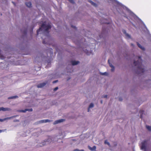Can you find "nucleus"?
<instances>
[{"instance_id":"obj_1","label":"nucleus","mask_w":151,"mask_h":151,"mask_svg":"<svg viewBox=\"0 0 151 151\" xmlns=\"http://www.w3.org/2000/svg\"><path fill=\"white\" fill-rule=\"evenodd\" d=\"M138 60L136 61H134V64L135 66H137L138 70H139V73H143L145 71V70L142 68V60L141 59V57L138 56Z\"/></svg>"},{"instance_id":"obj_2","label":"nucleus","mask_w":151,"mask_h":151,"mask_svg":"<svg viewBox=\"0 0 151 151\" xmlns=\"http://www.w3.org/2000/svg\"><path fill=\"white\" fill-rule=\"evenodd\" d=\"M51 27L50 25L49 24L47 25L46 24V22H44L41 25V27H40L39 29L37 30V35H38L39 32L42 30V28L44 29L45 31L48 33L49 32L48 31V29H50Z\"/></svg>"},{"instance_id":"obj_3","label":"nucleus","mask_w":151,"mask_h":151,"mask_svg":"<svg viewBox=\"0 0 151 151\" xmlns=\"http://www.w3.org/2000/svg\"><path fill=\"white\" fill-rule=\"evenodd\" d=\"M147 144V141H144L142 142V146H141V149H145L146 148V145Z\"/></svg>"},{"instance_id":"obj_4","label":"nucleus","mask_w":151,"mask_h":151,"mask_svg":"<svg viewBox=\"0 0 151 151\" xmlns=\"http://www.w3.org/2000/svg\"><path fill=\"white\" fill-rule=\"evenodd\" d=\"M27 111H32V108L29 109H24V110H18V111L20 112L24 113V112H26Z\"/></svg>"},{"instance_id":"obj_5","label":"nucleus","mask_w":151,"mask_h":151,"mask_svg":"<svg viewBox=\"0 0 151 151\" xmlns=\"http://www.w3.org/2000/svg\"><path fill=\"white\" fill-rule=\"evenodd\" d=\"M17 116L16 115V116H11V117H7V118H5L4 119H0V122H3L5 120H8V119H10L12 118H13L14 117H15L16 116Z\"/></svg>"},{"instance_id":"obj_6","label":"nucleus","mask_w":151,"mask_h":151,"mask_svg":"<svg viewBox=\"0 0 151 151\" xmlns=\"http://www.w3.org/2000/svg\"><path fill=\"white\" fill-rule=\"evenodd\" d=\"M47 83V82L46 83H40L37 85V86L38 88H42L44 86H45L46 85Z\"/></svg>"},{"instance_id":"obj_7","label":"nucleus","mask_w":151,"mask_h":151,"mask_svg":"<svg viewBox=\"0 0 151 151\" xmlns=\"http://www.w3.org/2000/svg\"><path fill=\"white\" fill-rule=\"evenodd\" d=\"M65 121V119H59V120H58L55 121L54 122V124H57L58 123L63 122Z\"/></svg>"},{"instance_id":"obj_8","label":"nucleus","mask_w":151,"mask_h":151,"mask_svg":"<svg viewBox=\"0 0 151 151\" xmlns=\"http://www.w3.org/2000/svg\"><path fill=\"white\" fill-rule=\"evenodd\" d=\"M11 110V109L10 108H4L3 107L0 108V111H10Z\"/></svg>"},{"instance_id":"obj_9","label":"nucleus","mask_w":151,"mask_h":151,"mask_svg":"<svg viewBox=\"0 0 151 151\" xmlns=\"http://www.w3.org/2000/svg\"><path fill=\"white\" fill-rule=\"evenodd\" d=\"M88 149L90 150L91 151H94L95 150V151H96V147L95 146H94L93 147H91L90 146H88Z\"/></svg>"},{"instance_id":"obj_10","label":"nucleus","mask_w":151,"mask_h":151,"mask_svg":"<svg viewBox=\"0 0 151 151\" xmlns=\"http://www.w3.org/2000/svg\"><path fill=\"white\" fill-rule=\"evenodd\" d=\"M51 120H48V119H45V120H41L40 122L41 123H46L47 122H51Z\"/></svg>"},{"instance_id":"obj_11","label":"nucleus","mask_w":151,"mask_h":151,"mask_svg":"<svg viewBox=\"0 0 151 151\" xmlns=\"http://www.w3.org/2000/svg\"><path fill=\"white\" fill-rule=\"evenodd\" d=\"M78 61H71V63L73 65H77L79 63Z\"/></svg>"},{"instance_id":"obj_12","label":"nucleus","mask_w":151,"mask_h":151,"mask_svg":"<svg viewBox=\"0 0 151 151\" xmlns=\"http://www.w3.org/2000/svg\"><path fill=\"white\" fill-rule=\"evenodd\" d=\"M137 46H138V47H139L140 48H141L142 50H145V48L144 47H143L142 46H141V45L140 44H139L138 42H137Z\"/></svg>"},{"instance_id":"obj_13","label":"nucleus","mask_w":151,"mask_h":151,"mask_svg":"<svg viewBox=\"0 0 151 151\" xmlns=\"http://www.w3.org/2000/svg\"><path fill=\"white\" fill-rule=\"evenodd\" d=\"M123 31V32L125 34V35L127 37L129 38H130V35H129L127 33H126V31L124 29L122 31Z\"/></svg>"},{"instance_id":"obj_14","label":"nucleus","mask_w":151,"mask_h":151,"mask_svg":"<svg viewBox=\"0 0 151 151\" xmlns=\"http://www.w3.org/2000/svg\"><path fill=\"white\" fill-rule=\"evenodd\" d=\"M25 4L26 6L28 7H30L31 6L32 4L30 2H26Z\"/></svg>"},{"instance_id":"obj_15","label":"nucleus","mask_w":151,"mask_h":151,"mask_svg":"<svg viewBox=\"0 0 151 151\" xmlns=\"http://www.w3.org/2000/svg\"><path fill=\"white\" fill-rule=\"evenodd\" d=\"M18 98V96H12L9 97L8 98V99H16Z\"/></svg>"},{"instance_id":"obj_16","label":"nucleus","mask_w":151,"mask_h":151,"mask_svg":"<svg viewBox=\"0 0 151 151\" xmlns=\"http://www.w3.org/2000/svg\"><path fill=\"white\" fill-rule=\"evenodd\" d=\"M93 106H94L93 104V103H91L90 104V105H89V107H88V112H89V109H90V108H91L93 107Z\"/></svg>"},{"instance_id":"obj_17","label":"nucleus","mask_w":151,"mask_h":151,"mask_svg":"<svg viewBox=\"0 0 151 151\" xmlns=\"http://www.w3.org/2000/svg\"><path fill=\"white\" fill-rule=\"evenodd\" d=\"M89 2H90L93 6H97V4L96 3L93 2V1H92L91 0H89Z\"/></svg>"},{"instance_id":"obj_18","label":"nucleus","mask_w":151,"mask_h":151,"mask_svg":"<svg viewBox=\"0 0 151 151\" xmlns=\"http://www.w3.org/2000/svg\"><path fill=\"white\" fill-rule=\"evenodd\" d=\"M89 2H90L93 6H97V4L96 3L93 2V1H92L91 0H89Z\"/></svg>"},{"instance_id":"obj_19","label":"nucleus","mask_w":151,"mask_h":151,"mask_svg":"<svg viewBox=\"0 0 151 151\" xmlns=\"http://www.w3.org/2000/svg\"><path fill=\"white\" fill-rule=\"evenodd\" d=\"M89 2H90L93 6H97V4L96 3L93 2V1H92L91 0H89Z\"/></svg>"},{"instance_id":"obj_20","label":"nucleus","mask_w":151,"mask_h":151,"mask_svg":"<svg viewBox=\"0 0 151 151\" xmlns=\"http://www.w3.org/2000/svg\"><path fill=\"white\" fill-rule=\"evenodd\" d=\"M146 127L148 130L151 131V126L146 125Z\"/></svg>"},{"instance_id":"obj_21","label":"nucleus","mask_w":151,"mask_h":151,"mask_svg":"<svg viewBox=\"0 0 151 151\" xmlns=\"http://www.w3.org/2000/svg\"><path fill=\"white\" fill-rule=\"evenodd\" d=\"M144 112V111L143 110H140L139 111V113L141 114L140 117L141 119L142 118V114H143Z\"/></svg>"},{"instance_id":"obj_22","label":"nucleus","mask_w":151,"mask_h":151,"mask_svg":"<svg viewBox=\"0 0 151 151\" xmlns=\"http://www.w3.org/2000/svg\"><path fill=\"white\" fill-rule=\"evenodd\" d=\"M108 62L109 64V66H110L111 67V68H112V67H114L113 66V65L111 63H109V60H108Z\"/></svg>"},{"instance_id":"obj_23","label":"nucleus","mask_w":151,"mask_h":151,"mask_svg":"<svg viewBox=\"0 0 151 151\" xmlns=\"http://www.w3.org/2000/svg\"><path fill=\"white\" fill-rule=\"evenodd\" d=\"M107 73L106 72H104L103 73H100V74L102 75H106L107 74Z\"/></svg>"},{"instance_id":"obj_24","label":"nucleus","mask_w":151,"mask_h":151,"mask_svg":"<svg viewBox=\"0 0 151 151\" xmlns=\"http://www.w3.org/2000/svg\"><path fill=\"white\" fill-rule=\"evenodd\" d=\"M104 143L105 144H107L109 146L110 145L109 143L106 140H105L104 142Z\"/></svg>"},{"instance_id":"obj_25","label":"nucleus","mask_w":151,"mask_h":151,"mask_svg":"<svg viewBox=\"0 0 151 151\" xmlns=\"http://www.w3.org/2000/svg\"><path fill=\"white\" fill-rule=\"evenodd\" d=\"M73 151H84L83 150H79L78 149H76L74 150Z\"/></svg>"},{"instance_id":"obj_26","label":"nucleus","mask_w":151,"mask_h":151,"mask_svg":"<svg viewBox=\"0 0 151 151\" xmlns=\"http://www.w3.org/2000/svg\"><path fill=\"white\" fill-rule=\"evenodd\" d=\"M68 0L71 3L74 4V2L73 0Z\"/></svg>"},{"instance_id":"obj_27","label":"nucleus","mask_w":151,"mask_h":151,"mask_svg":"<svg viewBox=\"0 0 151 151\" xmlns=\"http://www.w3.org/2000/svg\"><path fill=\"white\" fill-rule=\"evenodd\" d=\"M58 89V87H55V88L54 89V91H56Z\"/></svg>"},{"instance_id":"obj_28","label":"nucleus","mask_w":151,"mask_h":151,"mask_svg":"<svg viewBox=\"0 0 151 151\" xmlns=\"http://www.w3.org/2000/svg\"><path fill=\"white\" fill-rule=\"evenodd\" d=\"M107 97V95H105L103 96L102 97V98H106Z\"/></svg>"},{"instance_id":"obj_29","label":"nucleus","mask_w":151,"mask_h":151,"mask_svg":"<svg viewBox=\"0 0 151 151\" xmlns=\"http://www.w3.org/2000/svg\"><path fill=\"white\" fill-rule=\"evenodd\" d=\"M111 71H114V67H112V68H111Z\"/></svg>"},{"instance_id":"obj_30","label":"nucleus","mask_w":151,"mask_h":151,"mask_svg":"<svg viewBox=\"0 0 151 151\" xmlns=\"http://www.w3.org/2000/svg\"><path fill=\"white\" fill-rule=\"evenodd\" d=\"M58 80L54 81L53 82V83H57L58 82Z\"/></svg>"},{"instance_id":"obj_31","label":"nucleus","mask_w":151,"mask_h":151,"mask_svg":"<svg viewBox=\"0 0 151 151\" xmlns=\"http://www.w3.org/2000/svg\"><path fill=\"white\" fill-rule=\"evenodd\" d=\"M119 101H122V99L121 98H119Z\"/></svg>"},{"instance_id":"obj_32","label":"nucleus","mask_w":151,"mask_h":151,"mask_svg":"<svg viewBox=\"0 0 151 151\" xmlns=\"http://www.w3.org/2000/svg\"><path fill=\"white\" fill-rule=\"evenodd\" d=\"M14 122H19V120H14Z\"/></svg>"},{"instance_id":"obj_33","label":"nucleus","mask_w":151,"mask_h":151,"mask_svg":"<svg viewBox=\"0 0 151 151\" xmlns=\"http://www.w3.org/2000/svg\"><path fill=\"white\" fill-rule=\"evenodd\" d=\"M27 31V29H25V31H24V33L25 34L26 33Z\"/></svg>"},{"instance_id":"obj_34","label":"nucleus","mask_w":151,"mask_h":151,"mask_svg":"<svg viewBox=\"0 0 151 151\" xmlns=\"http://www.w3.org/2000/svg\"><path fill=\"white\" fill-rule=\"evenodd\" d=\"M4 130H0V133H1L2 132H4Z\"/></svg>"},{"instance_id":"obj_35","label":"nucleus","mask_w":151,"mask_h":151,"mask_svg":"<svg viewBox=\"0 0 151 151\" xmlns=\"http://www.w3.org/2000/svg\"><path fill=\"white\" fill-rule=\"evenodd\" d=\"M42 43L43 44H46L45 43V41L44 40H43L42 41Z\"/></svg>"},{"instance_id":"obj_36","label":"nucleus","mask_w":151,"mask_h":151,"mask_svg":"<svg viewBox=\"0 0 151 151\" xmlns=\"http://www.w3.org/2000/svg\"><path fill=\"white\" fill-rule=\"evenodd\" d=\"M73 28H75L76 27L74 26H73V25H72L71 26Z\"/></svg>"},{"instance_id":"obj_37","label":"nucleus","mask_w":151,"mask_h":151,"mask_svg":"<svg viewBox=\"0 0 151 151\" xmlns=\"http://www.w3.org/2000/svg\"><path fill=\"white\" fill-rule=\"evenodd\" d=\"M12 3H13V4L14 5H15V3L14 2H13V1H12Z\"/></svg>"},{"instance_id":"obj_38","label":"nucleus","mask_w":151,"mask_h":151,"mask_svg":"<svg viewBox=\"0 0 151 151\" xmlns=\"http://www.w3.org/2000/svg\"><path fill=\"white\" fill-rule=\"evenodd\" d=\"M101 104H102L103 102H102V100H101Z\"/></svg>"},{"instance_id":"obj_39","label":"nucleus","mask_w":151,"mask_h":151,"mask_svg":"<svg viewBox=\"0 0 151 151\" xmlns=\"http://www.w3.org/2000/svg\"><path fill=\"white\" fill-rule=\"evenodd\" d=\"M131 45H133V44H131Z\"/></svg>"}]
</instances>
